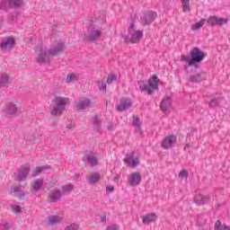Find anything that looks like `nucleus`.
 I'll return each instance as SVG.
<instances>
[{
    "instance_id": "f257e3e1",
    "label": "nucleus",
    "mask_w": 230,
    "mask_h": 230,
    "mask_svg": "<svg viewBox=\"0 0 230 230\" xmlns=\"http://www.w3.org/2000/svg\"><path fill=\"white\" fill-rule=\"evenodd\" d=\"M208 57V54L204 51H201L199 47H193L190 51V57L186 55H181V60L187 62L188 66L199 67V64Z\"/></svg>"
},
{
    "instance_id": "f03ea898",
    "label": "nucleus",
    "mask_w": 230,
    "mask_h": 230,
    "mask_svg": "<svg viewBox=\"0 0 230 230\" xmlns=\"http://www.w3.org/2000/svg\"><path fill=\"white\" fill-rule=\"evenodd\" d=\"M64 48L66 45L64 43H58L56 47L49 49V51L41 50L40 54H38V64H48L51 57H57V53H60V51H64Z\"/></svg>"
},
{
    "instance_id": "7ed1b4c3",
    "label": "nucleus",
    "mask_w": 230,
    "mask_h": 230,
    "mask_svg": "<svg viewBox=\"0 0 230 230\" xmlns=\"http://www.w3.org/2000/svg\"><path fill=\"white\" fill-rule=\"evenodd\" d=\"M148 84L143 80L137 81L141 93H146L149 96L154 94V91L159 89V77L153 75L148 79ZM149 85V86H148Z\"/></svg>"
},
{
    "instance_id": "20e7f679",
    "label": "nucleus",
    "mask_w": 230,
    "mask_h": 230,
    "mask_svg": "<svg viewBox=\"0 0 230 230\" xmlns=\"http://www.w3.org/2000/svg\"><path fill=\"white\" fill-rule=\"evenodd\" d=\"M136 23L132 22L128 29V35L122 36L124 42L126 44H128L130 42L131 44H137V42H140L143 39V31H135Z\"/></svg>"
},
{
    "instance_id": "39448f33",
    "label": "nucleus",
    "mask_w": 230,
    "mask_h": 230,
    "mask_svg": "<svg viewBox=\"0 0 230 230\" xmlns=\"http://www.w3.org/2000/svg\"><path fill=\"white\" fill-rule=\"evenodd\" d=\"M68 100L64 97L56 96L51 102L50 110L52 116H58L64 112Z\"/></svg>"
},
{
    "instance_id": "423d86ee",
    "label": "nucleus",
    "mask_w": 230,
    "mask_h": 230,
    "mask_svg": "<svg viewBox=\"0 0 230 230\" xmlns=\"http://www.w3.org/2000/svg\"><path fill=\"white\" fill-rule=\"evenodd\" d=\"M22 4H24V0H2L0 3V10L8 12V10H12V8H21Z\"/></svg>"
},
{
    "instance_id": "0eeeda50",
    "label": "nucleus",
    "mask_w": 230,
    "mask_h": 230,
    "mask_svg": "<svg viewBox=\"0 0 230 230\" xmlns=\"http://www.w3.org/2000/svg\"><path fill=\"white\" fill-rule=\"evenodd\" d=\"M156 18L157 13L154 11H146L140 17V24L147 26L148 24H152L153 21H155Z\"/></svg>"
},
{
    "instance_id": "6e6552de",
    "label": "nucleus",
    "mask_w": 230,
    "mask_h": 230,
    "mask_svg": "<svg viewBox=\"0 0 230 230\" xmlns=\"http://www.w3.org/2000/svg\"><path fill=\"white\" fill-rule=\"evenodd\" d=\"M4 112L5 115L15 118V116H19V106L12 102H8L4 107Z\"/></svg>"
},
{
    "instance_id": "1a4fd4ad",
    "label": "nucleus",
    "mask_w": 230,
    "mask_h": 230,
    "mask_svg": "<svg viewBox=\"0 0 230 230\" xmlns=\"http://www.w3.org/2000/svg\"><path fill=\"white\" fill-rule=\"evenodd\" d=\"M125 164H128L131 168H136L139 164V158L136 157V152L132 151L126 154L124 158Z\"/></svg>"
},
{
    "instance_id": "9d476101",
    "label": "nucleus",
    "mask_w": 230,
    "mask_h": 230,
    "mask_svg": "<svg viewBox=\"0 0 230 230\" xmlns=\"http://www.w3.org/2000/svg\"><path fill=\"white\" fill-rule=\"evenodd\" d=\"M208 26H224V24H227L229 22V20L226 18H218L217 16H210L207 20Z\"/></svg>"
},
{
    "instance_id": "9b49d317",
    "label": "nucleus",
    "mask_w": 230,
    "mask_h": 230,
    "mask_svg": "<svg viewBox=\"0 0 230 230\" xmlns=\"http://www.w3.org/2000/svg\"><path fill=\"white\" fill-rule=\"evenodd\" d=\"M175 143H177V137H175L174 135L165 137L162 141V148H164V150H168L169 148H172Z\"/></svg>"
},
{
    "instance_id": "f8f14e48",
    "label": "nucleus",
    "mask_w": 230,
    "mask_h": 230,
    "mask_svg": "<svg viewBox=\"0 0 230 230\" xmlns=\"http://www.w3.org/2000/svg\"><path fill=\"white\" fill-rule=\"evenodd\" d=\"M30 172H31L30 165H28V164L22 165V169H20L17 172L18 182H22V181H24L26 179V177H28V175L30 174Z\"/></svg>"
},
{
    "instance_id": "ddd939ff",
    "label": "nucleus",
    "mask_w": 230,
    "mask_h": 230,
    "mask_svg": "<svg viewBox=\"0 0 230 230\" xmlns=\"http://www.w3.org/2000/svg\"><path fill=\"white\" fill-rule=\"evenodd\" d=\"M141 181L142 177L140 172H132L128 179V184H129V186H139Z\"/></svg>"
},
{
    "instance_id": "4468645a",
    "label": "nucleus",
    "mask_w": 230,
    "mask_h": 230,
    "mask_svg": "<svg viewBox=\"0 0 230 230\" xmlns=\"http://www.w3.org/2000/svg\"><path fill=\"white\" fill-rule=\"evenodd\" d=\"M89 28L88 40H90L91 42L98 40V39L102 37V32L96 30L93 24H90Z\"/></svg>"
},
{
    "instance_id": "2eb2a0df",
    "label": "nucleus",
    "mask_w": 230,
    "mask_h": 230,
    "mask_svg": "<svg viewBox=\"0 0 230 230\" xmlns=\"http://www.w3.org/2000/svg\"><path fill=\"white\" fill-rule=\"evenodd\" d=\"M204 80H206L205 72H199L195 75H191L189 78V82H190V84H200V82H204Z\"/></svg>"
},
{
    "instance_id": "dca6fc26",
    "label": "nucleus",
    "mask_w": 230,
    "mask_h": 230,
    "mask_svg": "<svg viewBox=\"0 0 230 230\" xmlns=\"http://www.w3.org/2000/svg\"><path fill=\"white\" fill-rule=\"evenodd\" d=\"M132 107V101L130 99H124L120 101V104L117 106V111L119 112H123V111H128Z\"/></svg>"
},
{
    "instance_id": "f3484780",
    "label": "nucleus",
    "mask_w": 230,
    "mask_h": 230,
    "mask_svg": "<svg viewBox=\"0 0 230 230\" xmlns=\"http://www.w3.org/2000/svg\"><path fill=\"white\" fill-rule=\"evenodd\" d=\"M15 40L13 38H8L5 40H3L0 43L1 49H13V46H15Z\"/></svg>"
},
{
    "instance_id": "a211bd4d",
    "label": "nucleus",
    "mask_w": 230,
    "mask_h": 230,
    "mask_svg": "<svg viewBox=\"0 0 230 230\" xmlns=\"http://www.w3.org/2000/svg\"><path fill=\"white\" fill-rule=\"evenodd\" d=\"M78 111H85V109H89L91 107V100L90 99H84L80 100L78 103L75 105Z\"/></svg>"
},
{
    "instance_id": "6ab92c4d",
    "label": "nucleus",
    "mask_w": 230,
    "mask_h": 230,
    "mask_svg": "<svg viewBox=\"0 0 230 230\" xmlns=\"http://www.w3.org/2000/svg\"><path fill=\"white\" fill-rule=\"evenodd\" d=\"M170 107H172V98L166 97V98L163 99L160 103V109H161L162 112H166V111H168V109H170Z\"/></svg>"
},
{
    "instance_id": "aec40b11",
    "label": "nucleus",
    "mask_w": 230,
    "mask_h": 230,
    "mask_svg": "<svg viewBox=\"0 0 230 230\" xmlns=\"http://www.w3.org/2000/svg\"><path fill=\"white\" fill-rule=\"evenodd\" d=\"M211 200V198L208 196L199 195L194 198V202L197 206H204V204H208Z\"/></svg>"
},
{
    "instance_id": "412c9836",
    "label": "nucleus",
    "mask_w": 230,
    "mask_h": 230,
    "mask_svg": "<svg viewBox=\"0 0 230 230\" xmlns=\"http://www.w3.org/2000/svg\"><path fill=\"white\" fill-rule=\"evenodd\" d=\"M46 170H51V165L38 166L31 171V174L32 177H37V175H40V173H42V172H46Z\"/></svg>"
},
{
    "instance_id": "4be33fe9",
    "label": "nucleus",
    "mask_w": 230,
    "mask_h": 230,
    "mask_svg": "<svg viewBox=\"0 0 230 230\" xmlns=\"http://www.w3.org/2000/svg\"><path fill=\"white\" fill-rule=\"evenodd\" d=\"M132 125L135 128V132L143 135V131L141 130V120L139 119V117H136L133 115Z\"/></svg>"
},
{
    "instance_id": "5701e85b",
    "label": "nucleus",
    "mask_w": 230,
    "mask_h": 230,
    "mask_svg": "<svg viewBox=\"0 0 230 230\" xmlns=\"http://www.w3.org/2000/svg\"><path fill=\"white\" fill-rule=\"evenodd\" d=\"M157 219V216L155 214H147L143 217L142 222L143 224H151V222H155Z\"/></svg>"
},
{
    "instance_id": "b1692460",
    "label": "nucleus",
    "mask_w": 230,
    "mask_h": 230,
    "mask_svg": "<svg viewBox=\"0 0 230 230\" xmlns=\"http://www.w3.org/2000/svg\"><path fill=\"white\" fill-rule=\"evenodd\" d=\"M62 198V193L60 190H56L55 192L52 193L51 196H49V202H58L60 199Z\"/></svg>"
},
{
    "instance_id": "393cba45",
    "label": "nucleus",
    "mask_w": 230,
    "mask_h": 230,
    "mask_svg": "<svg viewBox=\"0 0 230 230\" xmlns=\"http://www.w3.org/2000/svg\"><path fill=\"white\" fill-rule=\"evenodd\" d=\"M222 101H224V98L222 97L214 98L208 103V107H210V109H215V107H218V105H220Z\"/></svg>"
},
{
    "instance_id": "a878e982",
    "label": "nucleus",
    "mask_w": 230,
    "mask_h": 230,
    "mask_svg": "<svg viewBox=\"0 0 230 230\" xmlns=\"http://www.w3.org/2000/svg\"><path fill=\"white\" fill-rule=\"evenodd\" d=\"M8 82H10V77H8V75H0V87H6V85H8Z\"/></svg>"
},
{
    "instance_id": "bb28decb",
    "label": "nucleus",
    "mask_w": 230,
    "mask_h": 230,
    "mask_svg": "<svg viewBox=\"0 0 230 230\" xmlns=\"http://www.w3.org/2000/svg\"><path fill=\"white\" fill-rule=\"evenodd\" d=\"M214 229L215 230H230V226L226 225H222V222L220 220H217L214 226Z\"/></svg>"
},
{
    "instance_id": "cd10ccee",
    "label": "nucleus",
    "mask_w": 230,
    "mask_h": 230,
    "mask_svg": "<svg viewBox=\"0 0 230 230\" xmlns=\"http://www.w3.org/2000/svg\"><path fill=\"white\" fill-rule=\"evenodd\" d=\"M86 161L92 165V166H96L98 164V158L93 155H85Z\"/></svg>"
},
{
    "instance_id": "c85d7f7f",
    "label": "nucleus",
    "mask_w": 230,
    "mask_h": 230,
    "mask_svg": "<svg viewBox=\"0 0 230 230\" xmlns=\"http://www.w3.org/2000/svg\"><path fill=\"white\" fill-rule=\"evenodd\" d=\"M89 182L91 184H96V182H98V181H100V173L98 172H94L93 173L89 179H88Z\"/></svg>"
},
{
    "instance_id": "c756f323",
    "label": "nucleus",
    "mask_w": 230,
    "mask_h": 230,
    "mask_svg": "<svg viewBox=\"0 0 230 230\" xmlns=\"http://www.w3.org/2000/svg\"><path fill=\"white\" fill-rule=\"evenodd\" d=\"M48 220L50 226L60 223V217H58V216H49Z\"/></svg>"
},
{
    "instance_id": "7c9ffc66",
    "label": "nucleus",
    "mask_w": 230,
    "mask_h": 230,
    "mask_svg": "<svg viewBox=\"0 0 230 230\" xmlns=\"http://www.w3.org/2000/svg\"><path fill=\"white\" fill-rule=\"evenodd\" d=\"M97 87H99V90L102 93H107V84L102 80L98 79Z\"/></svg>"
},
{
    "instance_id": "2f4dec72",
    "label": "nucleus",
    "mask_w": 230,
    "mask_h": 230,
    "mask_svg": "<svg viewBox=\"0 0 230 230\" xmlns=\"http://www.w3.org/2000/svg\"><path fill=\"white\" fill-rule=\"evenodd\" d=\"M204 24H206V19H201L199 22L192 25L191 30L193 31L200 30V28H202Z\"/></svg>"
},
{
    "instance_id": "473e14b6",
    "label": "nucleus",
    "mask_w": 230,
    "mask_h": 230,
    "mask_svg": "<svg viewBox=\"0 0 230 230\" xmlns=\"http://www.w3.org/2000/svg\"><path fill=\"white\" fill-rule=\"evenodd\" d=\"M183 12H190V0H181Z\"/></svg>"
},
{
    "instance_id": "72a5a7b5",
    "label": "nucleus",
    "mask_w": 230,
    "mask_h": 230,
    "mask_svg": "<svg viewBox=\"0 0 230 230\" xmlns=\"http://www.w3.org/2000/svg\"><path fill=\"white\" fill-rule=\"evenodd\" d=\"M40 188H42V180L38 179L33 183V190H34V191H39V190H40Z\"/></svg>"
},
{
    "instance_id": "f704fd0d",
    "label": "nucleus",
    "mask_w": 230,
    "mask_h": 230,
    "mask_svg": "<svg viewBox=\"0 0 230 230\" xmlns=\"http://www.w3.org/2000/svg\"><path fill=\"white\" fill-rule=\"evenodd\" d=\"M62 190L64 193H71L73 191V185L71 183L63 185Z\"/></svg>"
},
{
    "instance_id": "c9c22d12",
    "label": "nucleus",
    "mask_w": 230,
    "mask_h": 230,
    "mask_svg": "<svg viewBox=\"0 0 230 230\" xmlns=\"http://www.w3.org/2000/svg\"><path fill=\"white\" fill-rule=\"evenodd\" d=\"M22 185L13 186L11 188L10 193H21V191H22Z\"/></svg>"
},
{
    "instance_id": "e433bc0d",
    "label": "nucleus",
    "mask_w": 230,
    "mask_h": 230,
    "mask_svg": "<svg viewBox=\"0 0 230 230\" xmlns=\"http://www.w3.org/2000/svg\"><path fill=\"white\" fill-rule=\"evenodd\" d=\"M116 80H118V75H108V78H107V84H112V82H116Z\"/></svg>"
},
{
    "instance_id": "4c0bfd02",
    "label": "nucleus",
    "mask_w": 230,
    "mask_h": 230,
    "mask_svg": "<svg viewBox=\"0 0 230 230\" xmlns=\"http://www.w3.org/2000/svg\"><path fill=\"white\" fill-rule=\"evenodd\" d=\"M189 175L190 173L186 170H182L179 173V177H181V179H188Z\"/></svg>"
},
{
    "instance_id": "58836bf2",
    "label": "nucleus",
    "mask_w": 230,
    "mask_h": 230,
    "mask_svg": "<svg viewBox=\"0 0 230 230\" xmlns=\"http://www.w3.org/2000/svg\"><path fill=\"white\" fill-rule=\"evenodd\" d=\"M76 78V76L75 75H73V74H68L67 75H66V84H70V82H75V79Z\"/></svg>"
},
{
    "instance_id": "ea45409f",
    "label": "nucleus",
    "mask_w": 230,
    "mask_h": 230,
    "mask_svg": "<svg viewBox=\"0 0 230 230\" xmlns=\"http://www.w3.org/2000/svg\"><path fill=\"white\" fill-rule=\"evenodd\" d=\"M11 209H13L14 213H21V206L19 205H11Z\"/></svg>"
},
{
    "instance_id": "a19ab883",
    "label": "nucleus",
    "mask_w": 230,
    "mask_h": 230,
    "mask_svg": "<svg viewBox=\"0 0 230 230\" xmlns=\"http://www.w3.org/2000/svg\"><path fill=\"white\" fill-rule=\"evenodd\" d=\"M12 227V225L10 223H5L4 225H1L0 230H10Z\"/></svg>"
},
{
    "instance_id": "79ce46f5",
    "label": "nucleus",
    "mask_w": 230,
    "mask_h": 230,
    "mask_svg": "<svg viewBox=\"0 0 230 230\" xmlns=\"http://www.w3.org/2000/svg\"><path fill=\"white\" fill-rule=\"evenodd\" d=\"M15 197L19 198L20 200L26 199V194L24 192H21L19 194H15Z\"/></svg>"
},
{
    "instance_id": "37998d69",
    "label": "nucleus",
    "mask_w": 230,
    "mask_h": 230,
    "mask_svg": "<svg viewBox=\"0 0 230 230\" xmlns=\"http://www.w3.org/2000/svg\"><path fill=\"white\" fill-rule=\"evenodd\" d=\"M78 226H76V225L72 224L70 226H66L65 230H77Z\"/></svg>"
},
{
    "instance_id": "c03bdc74",
    "label": "nucleus",
    "mask_w": 230,
    "mask_h": 230,
    "mask_svg": "<svg viewBox=\"0 0 230 230\" xmlns=\"http://www.w3.org/2000/svg\"><path fill=\"white\" fill-rule=\"evenodd\" d=\"M15 19H17V13H13L10 14L8 21L12 22V21H15Z\"/></svg>"
},
{
    "instance_id": "a18cd8bd",
    "label": "nucleus",
    "mask_w": 230,
    "mask_h": 230,
    "mask_svg": "<svg viewBox=\"0 0 230 230\" xmlns=\"http://www.w3.org/2000/svg\"><path fill=\"white\" fill-rule=\"evenodd\" d=\"M100 118H98V116H95L94 118H93V125H100Z\"/></svg>"
},
{
    "instance_id": "49530a36",
    "label": "nucleus",
    "mask_w": 230,
    "mask_h": 230,
    "mask_svg": "<svg viewBox=\"0 0 230 230\" xmlns=\"http://www.w3.org/2000/svg\"><path fill=\"white\" fill-rule=\"evenodd\" d=\"M93 130H95L96 132H100L101 126H100V124H93Z\"/></svg>"
},
{
    "instance_id": "de8ad7c7",
    "label": "nucleus",
    "mask_w": 230,
    "mask_h": 230,
    "mask_svg": "<svg viewBox=\"0 0 230 230\" xmlns=\"http://www.w3.org/2000/svg\"><path fill=\"white\" fill-rule=\"evenodd\" d=\"M106 191H110L111 193H112V191H114V186H112V185L107 186Z\"/></svg>"
},
{
    "instance_id": "09e8293b",
    "label": "nucleus",
    "mask_w": 230,
    "mask_h": 230,
    "mask_svg": "<svg viewBox=\"0 0 230 230\" xmlns=\"http://www.w3.org/2000/svg\"><path fill=\"white\" fill-rule=\"evenodd\" d=\"M66 128L68 130H73V128H75V124H70V125L66 126Z\"/></svg>"
},
{
    "instance_id": "8fccbe9b",
    "label": "nucleus",
    "mask_w": 230,
    "mask_h": 230,
    "mask_svg": "<svg viewBox=\"0 0 230 230\" xmlns=\"http://www.w3.org/2000/svg\"><path fill=\"white\" fill-rule=\"evenodd\" d=\"M106 230H118L116 226H108Z\"/></svg>"
},
{
    "instance_id": "3c124183",
    "label": "nucleus",
    "mask_w": 230,
    "mask_h": 230,
    "mask_svg": "<svg viewBox=\"0 0 230 230\" xmlns=\"http://www.w3.org/2000/svg\"><path fill=\"white\" fill-rule=\"evenodd\" d=\"M114 182H118V181H119V176L116 175L113 179Z\"/></svg>"
},
{
    "instance_id": "603ef678",
    "label": "nucleus",
    "mask_w": 230,
    "mask_h": 230,
    "mask_svg": "<svg viewBox=\"0 0 230 230\" xmlns=\"http://www.w3.org/2000/svg\"><path fill=\"white\" fill-rule=\"evenodd\" d=\"M107 220V216H103L101 217V222H105Z\"/></svg>"
},
{
    "instance_id": "864d4df0",
    "label": "nucleus",
    "mask_w": 230,
    "mask_h": 230,
    "mask_svg": "<svg viewBox=\"0 0 230 230\" xmlns=\"http://www.w3.org/2000/svg\"><path fill=\"white\" fill-rule=\"evenodd\" d=\"M112 128H113V126H112V125H109V126L107 127V130H112Z\"/></svg>"
},
{
    "instance_id": "5fc2aeb1",
    "label": "nucleus",
    "mask_w": 230,
    "mask_h": 230,
    "mask_svg": "<svg viewBox=\"0 0 230 230\" xmlns=\"http://www.w3.org/2000/svg\"><path fill=\"white\" fill-rule=\"evenodd\" d=\"M186 148H190V144L186 145V146L184 147V150H186Z\"/></svg>"
}]
</instances>
